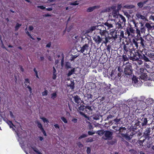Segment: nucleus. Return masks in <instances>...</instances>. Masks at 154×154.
Masks as SVG:
<instances>
[{"label": "nucleus", "mask_w": 154, "mask_h": 154, "mask_svg": "<svg viewBox=\"0 0 154 154\" xmlns=\"http://www.w3.org/2000/svg\"><path fill=\"white\" fill-rule=\"evenodd\" d=\"M131 45H132V46L133 47L134 50L138 49V45L135 40V39L134 38L132 40V42L130 43Z\"/></svg>", "instance_id": "obj_12"}, {"label": "nucleus", "mask_w": 154, "mask_h": 154, "mask_svg": "<svg viewBox=\"0 0 154 154\" xmlns=\"http://www.w3.org/2000/svg\"><path fill=\"white\" fill-rule=\"evenodd\" d=\"M116 24V21L115 20L112 19L109 20L104 23L105 26L104 28H106L107 29H109L113 27V26L115 25Z\"/></svg>", "instance_id": "obj_3"}, {"label": "nucleus", "mask_w": 154, "mask_h": 154, "mask_svg": "<svg viewBox=\"0 0 154 154\" xmlns=\"http://www.w3.org/2000/svg\"><path fill=\"white\" fill-rule=\"evenodd\" d=\"M137 62L139 65H141L143 63V61L141 60H139V59L137 60Z\"/></svg>", "instance_id": "obj_59"}, {"label": "nucleus", "mask_w": 154, "mask_h": 154, "mask_svg": "<svg viewBox=\"0 0 154 154\" xmlns=\"http://www.w3.org/2000/svg\"><path fill=\"white\" fill-rule=\"evenodd\" d=\"M99 33L101 35V38L103 44H106L109 42L111 38L109 37L108 32L106 30V28L104 26H101L100 29H98Z\"/></svg>", "instance_id": "obj_1"}, {"label": "nucleus", "mask_w": 154, "mask_h": 154, "mask_svg": "<svg viewBox=\"0 0 154 154\" xmlns=\"http://www.w3.org/2000/svg\"><path fill=\"white\" fill-rule=\"evenodd\" d=\"M132 82H134L135 83H137L138 80L136 76H133L132 78Z\"/></svg>", "instance_id": "obj_33"}, {"label": "nucleus", "mask_w": 154, "mask_h": 154, "mask_svg": "<svg viewBox=\"0 0 154 154\" xmlns=\"http://www.w3.org/2000/svg\"><path fill=\"white\" fill-rule=\"evenodd\" d=\"M119 32L120 34L119 36V38L120 39H121L122 38H123L124 37V32L122 30H120Z\"/></svg>", "instance_id": "obj_31"}, {"label": "nucleus", "mask_w": 154, "mask_h": 154, "mask_svg": "<svg viewBox=\"0 0 154 154\" xmlns=\"http://www.w3.org/2000/svg\"><path fill=\"white\" fill-rule=\"evenodd\" d=\"M151 131V129L150 128H148L146 130V131H145L144 133V135L146 137L148 136L149 135H150V133Z\"/></svg>", "instance_id": "obj_26"}, {"label": "nucleus", "mask_w": 154, "mask_h": 154, "mask_svg": "<svg viewBox=\"0 0 154 154\" xmlns=\"http://www.w3.org/2000/svg\"><path fill=\"white\" fill-rule=\"evenodd\" d=\"M93 141V139L92 137L88 138L86 139V142L87 143L91 142Z\"/></svg>", "instance_id": "obj_42"}, {"label": "nucleus", "mask_w": 154, "mask_h": 154, "mask_svg": "<svg viewBox=\"0 0 154 154\" xmlns=\"http://www.w3.org/2000/svg\"><path fill=\"white\" fill-rule=\"evenodd\" d=\"M113 132L109 131H105L102 138L104 140H111L112 139Z\"/></svg>", "instance_id": "obj_5"}, {"label": "nucleus", "mask_w": 154, "mask_h": 154, "mask_svg": "<svg viewBox=\"0 0 154 154\" xmlns=\"http://www.w3.org/2000/svg\"><path fill=\"white\" fill-rule=\"evenodd\" d=\"M77 144L78 146L80 148H82L83 146V145L80 142H78L77 143Z\"/></svg>", "instance_id": "obj_60"}, {"label": "nucleus", "mask_w": 154, "mask_h": 154, "mask_svg": "<svg viewBox=\"0 0 154 154\" xmlns=\"http://www.w3.org/2000/svg\"><path fill=\"white\" fill-rule=\"evenodd\" d=\"M115 24L116 25V28L118 29H121L122 28V27L124 26L119 21L117 22V23H116Z\"/></svg>", "instance_id": "obj_21"}, {"label": "nucleus", "mask_w": 154, "mask_h": 154, "mask_svg": "<svg viewBox=\"0 0 154 154\" xmlns=\"http://www.w3.org/2000/svg\"><path fill=\"white\" fill-rule=\"evenodd\" d=\"M51 98L54 100L57 97V94L56 92H54L51 94Z\"/></svg>", "instance_id": "obj_34"}, {"label": "nucleus", "mask_w": 154, "mask_h": 154, "mask_svg": "<svg viewBox=\"0 0 154 154\" xmlns=\"http://www.w3.org/2000/svg\"><path fill=\"white\" fill-rule=\"evenodd\" d=\"M119 131V134H122V132H125V131H126V128L125 127H120L119 129L118 130Z\"/></svg>", "instance_id": "obj_28"}, {"label": "nucleus", "mask_w": 154, "mask_h": 154, "mask_svg": "<svg viewBox=\"0 0 154 154\" xmlns=\"http://www.w3.org/2000/svg\"><path fill=\"white\" fill-rule=\"evenodd\" d=\"M135 39V40L137 43L138 44H140L143 48L144 47L145 41L142 37H140L139 38H137Z\"/></svg>", "instance_id": "obj_8"}, {"label": "nucleus", "mask_w": 154, "mask_h": 154, "mask_svg": "<svg viewBox=\"0 0 154 154\" xmlns=\"http://www.w3.org/2000/svg\"><path fill=\"white\" fill-rule=\"evenodd\" d=\"M110 34L112 35L114 40H115L119 36V32H117L116 29H113L110 31Z\"/></svg>", "instance_id": "obj_7"}, {"label": "nucleus", "mask_w": 154, "mask_h": 154, "mask_svg": "<svg viewBox=\"0 0 154 154\" xmlns=\"http://www.w3.org/2000/svg\"><path fill=\"white\" fill-rule=\"evenodd\" d=\"M114 117L112 115H109L107 118H106V119L108 120L109 119H112V118Z\"/></svg>", "instance_id": "obj_57"}, {"label": "nucleus", "mask_w": 154, "mask_h": 154, "mask_svg": "<svg viewBox=\"0 0 154 154\" xmlns=\"http://www.w3.org/2000/svg\"><path fill=\"white\" fill-rule=\"evenodd\" d=\"M48 91L47 90H45L44 91L42 92V95L43 96H46L48 94Z\"/></svg>", "instance_id": "obj_49"}, {"label": "nucleus", "mask_w": 154, "mask_h": 154, "mask_svg": "<svg viewBox=\"0 0 154 154\" xmlns=\"http://www.w3.org/2000/svg\"><path fill=\"white\" fill-rule=\"evenodd\" d=\"M74 101L77 103H79L80 102V101L81 100V99L80 97L78 95H76L73 97Z\"/></svg>", "instance_id": "obj_18"}, {"label": "nucleus", "mask_w": 154, "mask_h": 154, "mask_svg": "<svg viewBox=\"0 0 154 154\" xmlns=\"http://www.w3.org/2000/svg\"><path fill=\"white\" fill-rule=\"evenodd\" d=\"M141 120L142 122V126H144L147 125L148 121L146 118H142Z\"/></svg>", "instance_id": "obj_27"}, {"label": "nucleus", "mask_w": 154, "mask_h": 154, "mask_svg": "<svg viewBox=\"0 0 154 154\" xmlns=\"http://www.w3.org/2000/svg\"><path fill=\"white\" fill-rule=\"evenodd\" d=\"M36 123L37 125V126L39 128L42 127V124L38 121H37L36 122Z\"/></svg>", "instance_id": "obj_40"}, {"label": "nucleus", "mask_w": 154, "mask_h": 154, "mask_svg": "<svg viewBox=\"0 0 154 154\" xmlns=\"http://www.w3.org/2000/svg\"><path fill=\"white\" fill-rule=\"evenodd\" d=\"M125 7L128 9H130V8H134L135 6L134 5H125Z\"/></svg>", "instance_id": "obj_38"}, {"label": "nucleus", "mask_w": 154, "mask_h": 154, "mask_svg": "<svg viewBox=\"0 0 154 154\" xmlns=\"http://www.w3.org/2000/svg\"><path fill=\"white\" fill-rule=\"evenodd\" d=\"M32 149L38 154H41V153L39 151L38 149L35 147H32Z\"/></svg>", "instance_id": "obj_32"}, {"label": "nucleus", "mask_w": 154, "mask_h": 154, "mask_svg": "<svg viewBox=\"0 0 154 154\" xmlns=\"http://www.w3.org/2000/svg\"><path fill=\"white\" fill-rule=\"evenodd\" d=\"M135 30L132 27H127L125 32V34H127L128 37L132 38L135 35Z\"/></svg>", "instance_id": "obj_4"}, {"label": "nucleus", "mask_w": 154, "mask_h": 154, "mask_svg": "<svg viewBox=\"0 0 154 154\" xmlns=\"http://www.w3.org/2000/svg\"><path fill=\"white\" fill-rule=\"evenodd\" d=\"M121 134L123 137H125L127 140H130L132 137H131L130 136H129L128 134Z\"/></svg>", "instance_id": "obj_16"}, {"label": "nucleus", "mask_w": 154, "mask_h": 154, "mask_svg": "<svg viewBox=\"0 0 154 154\" xmlns=\"http://www.w3.org/2000/svg\"><path fill=\"white\" fill-rule=\"evenodd\" d=\"M74 83L73 82H71L70 85V87L72 89H73L74 88Z\"/></svg>", "instance_id": "obj_62"}, {"label": "nucleus", "mask_w": 154, "mask_h": 154, "mask_svg": "<svg viewBox=\"0 0 154 154\" xmlns=\"http://www.w3.org/2000/svg\"><path fill=\"white\" fill-rule=\"evenodd\" d=\"M138 58L136 56H134V57H132L131 58V60L133 61H137Z\"/></svg>", "instance_id": "obj_52"}, {"label": "nucleus", "mask_w": 154, "mask_h": 154, "mask_svg": "<svg viewBox=\"0 0 154 154\" xmlns=\"http://www.w3.org/2000/svg\"><path fill=\"white\" fill-rule=\"evenodd\" d=\"M86 109V107L84 105L80 106L78 108V111L79 112V113L82 115L84 116L85 115L84 113L81 111H83Z\"/></svg>", "instance_id": "obj_11"}, {"label": "nucleus", "mask_w": 154, "mask_h": 154, "mask_svg": "<svg viewBox=\"0 0 154 154\" xmlns=\"http://www.w3.org/2000/svg\"><path fill=\"white\" fill-rule=\"evenodd\" d=\"M88 45L86 44L81 48L80 51L81 52L83 53L85 51H87L88 49Z\"/></svg>", "instance_id": "obj_14"}, {"label": "nucleus", "mask_w": 154, "mask_h": 154, "mask_svg": "<svg viewBox=\"0 0 154 154\" xmlns=\"http://www.w3.org/2000/svg\"><path fill=\"white\" fill-rule=\"evenodd\" d=\"M121 121V119H118L116 118L114 120V121L115 122V124L118 125L119 124V122Z\"/></svg>", "instance_id": "obj_39"}, {"label": "nucleus", "mask_w": 154, "mask_h": 154, "mask_svg": "<svg viewBox=\"0 0 154 154\" xmlns=\"http://www.w3.org/2000/svg\"><path fill=\"white\" fill-rule=\"evenodd\" d=\"M140 77L141 79L143 80H146L147 78V75L145 73L141 74Z\"/></svg>", "instance_id": "obj_24"}, {"label": "nucleus", "mask_w": 154, "mask_h": 154, "mask_svg": "<svg viewBox=\"0 0 154 154\" xmlns=\"http://www.w3.org/2000/svg\"><path fill=\"white\" fill-rule=\"evenodd\" d=\"M122 6L121 5H118L117 6V9H116V11H118L119 10H120Z\"/></svg>", "instance_id": "obj_61"}, {"label": "nucleus", "mask_w": 154, "mask_h": 154, "mask_svg": "<svg viewBox=\"0 0 154 154\" xmlns=\"http://www.w3.org/2000/svg\"><path fill=\"white\" fill-rule=\"evenodd\" d=\"M132 73L131 66L129 65H126L124 68L123 76L125 77L130 78L132 76Z\"/></svg>", "instance_id": "obj_2"}, {"label": "nucleus", "mask_w": 154, "mask_h": 154, "mask_svg": "<svg viewBox=\"0 0 154 154\" xmlns=\"http://www.w3.org/2000/svg\"><path fill=\"white\" fill-rule=\"evenodd\" d=\"M37 7L38 8H40L42 10H44L46 9L43 6H37Z\"/></svg>", "instance_id": "obj_56"}, {"label": "nucleus", "mask_w": 154, "mask_h": 154, "mask_svg": "<svg viewBox=\"0 0 154 154\" xmlns=\"http://www.w3.org/2000/svg\"><path fill=\"white\" fill-rule=\"evenodd\" d=\"M75 68H73L70 70L69 71L68 73L67 74L68 77H69L72 74H74L75 71Z\"/></svg>", "instance_id": "obj_23"}, {"label": "nucleus", "mask_w": 154, "mask_h": 154, "mask_svg": "<svg viewBox=\"0 0 154 154\" xmlns=\"http://www.w3.org/2000/svg\"><path fill=\"white\" fill-rule=\"evenodd\" d=\"M143 60H144L146 61H149V59L144 55V56H143Z\"/></svg>", "instance_id": "obj_51"}, {"label": "nucleus", "mask_w": 154, "mask_h": 154, "mask_svg": "<svg viewBox=\"0 0 154 154\" xmlns=\"http://www.w3.org/2000/svg\"><path fill=\"white\" fill-rule=\"evenodd\" d=\"M40 119L42 120L43 121V122L44 123L46 122L47 123H48V122H49L48 120H47L44 117H41Z\"/></svg>", "instance_id": "obj_43"}, {"label": "nucleus", "mask_w": 154, "mask_h": 154, "mask_svg": "<svg viewBox=\"0 0 154 154\" xmlns=\"http://www.w3.org/2000/svg\"><path fill=\"white\" fill-rule=\"evenodd\" d=\"M122 58L124 61H126L128 60V58L126 55H123Z\"/></svg>", "instance_id": "obj_44"}, {"label": "nucleus", "mask_w": 154, "mask_h": 154, "mask_svg": "<svg viewBox=\"0 0 154 154\" xmlns=\"http://www.w3.org/2000/svg\"><path fill=\"white\" fill-rule=\"evenodd\" d=\"M98 6H94L92 7H90L88 8L87 11L88 12H91L93 11L95 9L97 8Z\"/></svg>", "instance_id": "obj_22"}, {"label": "nucleus", "mask_w": 154, "mask_h": 154, "mask_svg": "<svg viewBox=\"0 0 154 154\" xmlns=\"http://www.w3.org/2000/svg\"><path fill=\"white\" fill-rule=\"evenodd\" d=\"M88 136V135L86 134H83L81 135L79 137L78 139L80 140L83 138L87 137Z\"/></svg>", "instance_id": "obj_37"}, {"label": "nucleus", "mask_w": 154, "mask_h": 154, "mask_svg": "<svg viewBox=\"0 0 154 154\" xmlns=\"http://www.w3.org/2000/svg\"><path fill=\"white\" fill-rule=\"evenodd\" d=\"M77 121L78 120L76 119H73L72 120V121L75 123H76Z\"/></svg>", "instance_id": "obj_64"}, {"label": "nucleus", "mask_w": 154, "mask_h": 154, "mask_svg": "<svg viewBox=\"0 0 154 154\" xmlns=\"http://www.w3.org/2000/svg\"><path fill=\"white\" fill-rule=\"evenodd\" d=\"M149 20H152L153 21H154V14H152L149 18Z\"/></svg>", "instance_id": "obj_46"}, {"label": "nucleus", "mask_w": 154, "mask_h": 154, "mask_svg": "<svg viewBox=\"0 0 154 154\" xmlns=\"http://www.w3.org/2000/svg\"><path fill=\"white\" fill-rule=\"evenodd\" d=\"M44 57L43 56H41L38 59L40 61H43L44 60Z\"/></svg>", "instance_id": "obj_58"}, {"label": "nucleus", "mask_w": 154, "mask_h": 154, "mask_svg": "<svg viewBox=\"0 0 154 154\" xmlns=\"http://www.w3.org/2000/svg\"><path fill=\"white\" fill-rule=\"evenodd\" d=\"M144 54H143V55L141 54H139L138 56L139 57L140 59H143V56H144Z\"/></svg>", "instance_id": "obj_63"}, {"label": "nucleus", "mask_w": 154, "mask_h": 154, "mask_svg": "<svg viewBox=\"0 0 154 154\" xmlns=\"http://www.w3.org/2000/svg\"><path fill=\"white\" fill-rule=\"evenodd\" d=\"M86 96L88 99H89L90 98H92V96L91 94H87L86 95Z\"/></svg>", "instance_id": "obj_53"}, {"label": "nucleus", "mask_w": 154, "mask_h": 154, "mask_svg": "<svg viewBox=\"0 0 154 154\" xmlns=\"http://www.w3.org/2000/svg\"><path fill=\"white\" fill-rule=\"evenodd\" d=\"M79 3H77V1H76L75 2L72 3H71L70 4V5H78Z\"/></svg>", "instance_id": "obj_54"}, {"label": "nucleus", "mask_w": 154, "mask_h": 154, "mask_svg": "<svg viewBox=\"0 0 154 154\" xmlns=\"http://www.w3.org/2000/svg\"><path fill=\"white\" fill-rule=\"evenodd\" d=\"M145 55L147 56L154 59V51H152L151 52H149L146 53Z\"/></svg>", "instance_id": "obj_19"}, {"label": "nucleus", "mask_w": 154, "mask_h": 154, "mask_svg": "<svg viewBox=\"0 0 154 154\" xmlns=\"http://www.w3.org/2000/svg\"><path fill=\"white\" fill-rule=\"evenodd\" d=\"M21 26V24H19L18 23H17L16 24V25L15 27V31H17L18 29H19V27Z\"/></svg>", "instance_id": "obj_41"}, {"label": "nucleus", "mask_w": 154, "mask_h": 154, "mask_svg": "<svg viewBox=\"0 0 154 154\" xmlns=\"http://www.w3.org/2000/svg\"><path fill=\"white\" fill-rule=\"evenodd\" d=\"M137 5L140 8H142L143 6V4L141 2L138 3L137 4Z\"/></svg>", "instance_id": "obj_48"}, {"label": "nucleus", "mask_w": 154, "mask_h": 154, "mask_svg": "<svg viewBox=\"0 0 154 154\" xmlns=\"http://www.w3.org/2000/svg\"><path fill=\"white\" fill-rule=\"evenodd\" d=\"M61 119L62 120L63 122H64V123H67V121L66 119L64 117H61Z\"/></svg>", "instance_id": "obj_45"}, {"label": "nucleus", "mask_w": 154, "mask_h": 154, "mask_svg": "<svg viewBox=\"0 0 154 154\" xmlns=\"http://www.w3.org/2000/svg\"><path fill=\"white\" fill-rule=\"evenodd\" d=\"M140 72L141 74L145 73L147 71L146 69L144 68H140Z\"/></svg>", "instance_id": "obj_36"}, {"label": "nucleus", "mask_w": 154, "mask_h": 154, "mask_svg": "<svg viewBox=\"0 0 154 154\" xmlns=\"http://www.w3.org/2000/svg\"><path fill=\"white\" fill-rule=\"evenodd\" d=\"M123 48L125 51L126 52H131L134 50V48L132 46V45L128 43L124 45Z\"/></svg>", "instance_id": "obj_6"}, {"label": "nucleus", "mask_w": 154, "mask_h": 154, "mask_svg": "<svg viewBox=\"0 0 154 154\" xmlns=\"http://www.w3.org/2000/svg\"><path fill=\"white\" fill-rule=\"evenodd\" d=\"M136 103L134 105V106H136V107H138V106H140L141 103L143 102V100H137V101H135Z\"/></svg>", "instance_id": "obj_29"}, {"label": "nucleus", "mask_w": 154, "mask_h": 154, "mask_svg": "<svg viewBox=\"0 0 154 154\" xmlns=\"http://www.w3.org/2000/svg\"><path fill=\"white\" fill-rule=\"evenodd\" d=\"M93 40L97 44H99L102 42L101 37L99 35H96L94 36Z\"/></svg>", "instance_id": "obj_9"}, {"label": "nucleus", "mask_w": 154, "mask_h": 154, "mask_svg": "<svg viewBox=\"0 0 154 154\" xmlns=\"http://www.w3.org/2000/svg\"><path fill=\"white\" fill-rule=\"evenodd\" d=\"M136 16L138 19H140L144 20L146 19L144 16L141 15L139 13H137L136 15Z\"/></svg>", "instance_id": "obj_15"}, {"label": "nucleus", "mask_w": 154, "mask_h": 154, "mask_svg": "<svg viewBox=\"0 0 154 154\" xmlns=\"http://www.w3.org/2000/svg\"><path fill=\"white\" fill-rule=\"evenodd\" d=\"M145 26L147 28L148 30L154 29V26H151L149 23H146L145 24Z\"/></svg>", "instance_id": "obj_17"}, {"label": "nucleus", "mask_w": 154, "mask_h": 154, "mask_svg": "<svg viewBox=\"0 0 154 154\" xmlns=\"http://www.w3.org/2000/svg\"><path fill=\"white\" fill-rule=\"evenodd\" d=\"M105 131L102 129L97 131L95 133L100 136H102L103 134H104Z\"/></svg>", "instance_id": "obj_25"}, {"label": "nucleus", "mask_w": 154, "mask_h": 154, "mask_svg": "<svg viewBox=\"0 0 154 154\" xmlns=\"http://www.w3.org/2000/svg\"><path fill=\"white\" fill-rule=\"evenodd\" d=\"M120 14H119V12L118 11L114 10L112 11V15L113 17L115 18H118Z\"/></svg>", "instance_id": "obj_13"}, {"label": "nucleus", "mask_w": 154, "mask_h": 154, "mask_svg": "<svg viewBox=\"0 0 154 154\" xmlns=\"http://www.w3.org/2000/svg\"><path fill=\"white\" fill-rule=\"evenodd\" d=\"M152 36L150 35H147L146 36L145 39L147 41H150L151 40Z\"/></svg>", "instance_id": "obj_35"}, {"label": "nucleus", "mask_w": 154, "mask_h": 154, "mask_svg": "<svg viewBox=\"0 0 154 154\" xmlns=\"http://www.w3.org/2000/svg\"><path fill=\"white\" fill-rule=\"evenodd\" d=\"M136 33L137 34V36L139 35V36H140V31L138 29H137L136 30Z\"/></svg>", "instance_id": "obj_55"}, {"label": "nucleus", "mask_w": 154, "mask_h": 154, "mask_svg": "<svg viewBox=\"0 0 154 154\" xmlns=\"http://www.w3.org/2000/svg\"><path fill=\"white\" fill-rule=\"evenodd\" d=\"M145 140V139L143 140H139L138 141V143L140 145H141L143 144Z\"/></svg>", "instance_id": "obj_50"}, {"label": "nucleus", "mask_w": 154, "mask_h": 154, "mask_svg": "<svg viewBox=\"0 0 154 154\" xmlns=\"http://www.w3.org/2000/svg\"><path fill=\"white\" fill-rule=\"evenodd\" d=\"M154 103V100L152 98H149L146 100V103L148 105H151Z\"/></svg>", "instance_id": "obj_20"}, {"label": "nucleus", "mask_w": 154, "mask_h": 154, "mask_svg": "<svg viewBox=\"0 0 154 154\" xmlns=\"http://www.w3.org/2000/svg\"><path fill=\"white\" fill-rule=\"evenodd\" d=\"M65 66L66 68L67 69L71 68L72 67L71 63L68 62H66Z\"/></svg>", "instance_id": "obj_30"}, {"label": "nucleus", "mask_w": 154, "mask_h": 154, "mask_svg": "<svg viewBox=\"0 0 154 154\" xmlns=\"http://www.w3.org/2000/svg\"><path fill=\"white\" fill-rule=\"evenodd\" d=\"M86 123L88 124V127L90 129H92L93 128V126L91 125V123L88 121H87Z\"/></svg>", "instance_id": "obj_47"}, {"label": "nucleus", "mask_w": 154, "mask_h": 154, "mask_svg": "<svg viewBox=\"0 0 154 154\" xmlns=\"http://www.w3.org/2000/svg\"><path fill=\"white\" fill-rule=\"evenodd\" d=\"M118 19H119V22L121 23L123 26L125 25L126 20L124 16L120 15Z\"/></svg>", "instance_id": "obj_10"}]
</instances>
